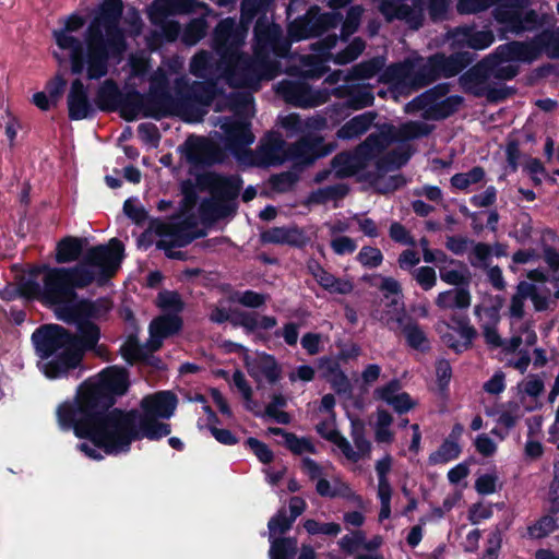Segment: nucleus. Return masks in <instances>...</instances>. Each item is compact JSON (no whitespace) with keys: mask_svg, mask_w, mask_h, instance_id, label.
<instances>
[{"mask_svg":"<svg viewBox=\"0 0 559 559\" xmlns=\"http://www.w3.org/2000/svg\"><path fill=\"white\" fill-rule=\"evenodd\" d=\"M129 376L124 369L107 367L97 378L84 380L72 400L56 409L59 428L73 431L106 454L129 452L132 442L144 438L160 440L171 432V426L135 408L114 407L117 399L127 393Z\"/></svg>","mask_w":559,"mask_h":559,"instance_id":"nucleus-1","label":"nucleus"},{"mask_svg":"<svg viewBox=\"0 0 559 559\" xmlns=\"http://www.w3.org/2000/svg\"><path fill=\"white\" fill-rule=\"evenodd\" d=\"M47 305L56 307L55 313L59 320L68 324L74 323L78 329V333H73L62 325L50 323L40 325L32 334L36 354L41 359H49L44 365L45 376L49 379H59L76 369L86 352L96 348L100 329L93 321L81 320L78 299Z\"/></svg>","mask_w":559,"mask_h":559,"instance_id":"nucleus-2","label":"nucleus"},{"mask_svg":"<svg viewBox=\"0 0 559 559\" xmlns=\"http://www.w3.org/2000/svg\"><path fill=\"white\" fill-rule=\"evenodd\" d=\"M231 17L221 20L213 31L212 48L226 64V76L230 85L248 86L258 82L257 64L240 52L245 33Z\"/></svg>","mask_w":559,"mask_h":559,"instance_id":"nucleus-3","label":"nucleus"},{"mask_svg":"<svg viewBox=\"0 0 559 559\" xmlns=\"http://www.w3.org/2000/svg\"><path fill=\"white\" fill-rule=\"evenodd\" d=\"M43 278V302L58 304L66 299H78L76 288H85L95 281V272L83 265L72 267L45 266Z\"/></svg>","mask_w":559,"mask_h":559,"instance_id":"nucleus-4","label":"nucleus"},{"mask_svg":"<svg viewBox=\"0 0 559 559\" xmlns=\"http://www.w3.org/2000/svg\"><path fill=\"white\" fill-rule=\"evenodd\" d=\"M118 110L126 121H134L143 111L144 117L156 120L171 116L175 111V99L166 85L152 88L145 98L138 90L132 88L122 93Z\"/></svg>","mask_w":559,"mask_h":559,"instance_id":"nucleus-5","label":"nucleus"},{"mask_svg":"<svg viewBox=\"0 0 559 559\" xmlns=\"http://www.w3.org/2000/svg\"><path fill=\"white\" fill-rule=\"evenodd\" d=\"M476 57V52L469 50L455 51L449 56L436 52L417 70L415 80L420 86H427L440 78H453L469 67Z\"/></svg>","mask_w":559,"mask_h":559,"instance_id":"nucleus-6","label":"nucleus"},{"mask_svg":"<svg viewBox=\"0 0 559 559\" xmlns=\"http://www.w3.org/2000/svg\"><path fill=\"white\" fill-rule=\"evenodd\" d=\"M124 258V245L118 238H111L107 245L91 247L78 263L83 267H97L95 281L106 283L119 270Z\"/></svg>","mask_w":559,"mask_h":559,"instance_id":"nucleus-7","label":"nucleus"},{"mask_svg":"<svg viewBox=\"0 0 559 559\" xmlns=\"http://www.w3.org/2000/svg\"><path fill=\"white\" fill-rule=\"evenodd\" d=\"M342 20L341 12H321L318 5H311L302 16L289 23L288 34L295 41L319 37L324 32L337 27Z\"/></svg>","mask_w":559,"mask_h":559,"instance_id":"nucleus-8","label":"nucleus"},{"mask_svg":"<svg viewBox=\"0 0 559 559\" xmlns=\"http://www.w3.org/2000/svg\"><path fill=\"white\" fill-rule=\"evenodd\" d=\"M201 190L209 191L219 202L235 201L243 185L240 175H223L216 171H205L195 178Z\"/></svg>","mask_w":559,"mask_h":559,"instance_id":"nucleus-9","label":"nucleus"},{"mask_svg":"<svg viewBox=\"0 0 559 559\" xmlns=\"http://www.w3.org/2000/svg\"><path fill=\"white\" fill-rule=\"evenodd\" d=\"M225 133L226 148L240 162L248 164L254 157V153L248 148L255 136L251 131V123L243 119L225 122L222 126Z\"/></svg>","mask_w":559,"mask_h":559,"instance_id":"nucleus-10","label":"nucleus"},{"mask_svg":"<svg viewBox=\"0 0 559 559\" xmlns=\"http://www.w3.org/2000/svg\"><path fill=\"white\" fill-rule=\"evenodd\" d=\"M335 148V142L326 143L320 135L308 134L289 147V158L295 165L309 167L317 159L330 155Z\"/></svg>","mask_w":559,"mask_h":559,"instance_id":"nucleus-11","label":"nucleus"},{"mask_svg":"<svg viewBox=\"0 0 559 559\" xmlns=\"http://www.w3.org/2000/svg\"><path fill=\"white\" fill-rule=\"evenodd\" d=\"M195 223L190 219H185L175 223V229L170 240L159 239L156 241V248L163 250L168 259L183 260L185 253L182 251H175L174 248H183L190 245L195 239L202 238L206 235L204 229L193 230Z\"/></svg>","mask_w":559,"mask_h":559,"instance_id":"nucleus-12","label":"nucleus"},{"mask_svg":"<svg viewBox=\"0 0 559 559\" xmlns=\"http://www.w3.org/2000/svg\"><path fill=\"white\" fill-rule=\"evenodd\" d=\"M262 245L288 246L296 249H304L310 242L306 230L296 224L288 226H274L262 230L259 235Z\"/></svg>","mask_w":559,"mask_h":559,"instance_id":"nucleus-13","label":"nucleus"},{"mask_svg":"<svg viewBox=\"0 0 559 559\" xmlns=\"http://www.w3.org/2000/svg\"><path fill=\"white\" fill-rule=\"evenodd\" d=\"M178 94L175 105L185 111H193L197 106H210L217 95V87L214 82L194 81L185 90H179Z\"/></svg>","mask_w":559,"mask_h":559,"instance_id":"nucleus-14","label":"nucleus"},{"mask_svg":"<svg viewBox=\"0 0 559 559\" xmlns=\"http://www.w3.org/2000/svg\"><path fill=\"white\" fill-rule=\"evenodd\" d=\"M126 51L114 52L109 45H86L84 49L87 78L99 80L108 73L109 59L120 60Z\"/></svg>","mask_w":559,"mask_h":559,"instance_id":"nucleus-15","label":"nucleus"},{"mask_svg":"<svg viewBox=\"0 0 559 559\" xmlns=\"http://www.w3.org/2000/svg\"><path fill=\"white\" fill-rule=\"evenodd\" d=\"M377 132L370 133L356 146V154L364 160L373 158L388 145L395 142V127L390 122L374 123Z\"/></svg>","mask_w":559,"mask_h":559,"instance_id":"nucleus-16","label":"nucleus"},{"mask_svg":"<svg viewBox=\"0 0 559 559\" xmlns=\"http://www.w3.org/2000/svg\"><path fill=\"white\" fill-rule=\"evenodd\" d=\"M68 117L72 121L93 118L96 109L88 97L87 87L80 79L71 82L67 96Z\"/></svg>","mask_w":559,"mask_h":559,"instance_id":"nucleus-17","label":"nucleus"},{"mask_svg":"<svg viewBox=\"0 0 559 559\" xmlns=\"http://www.w3.org/2000/svg\"><path fill=\"white\" fill-rule=\"evenodd\" d=\"M86 45H109L116 53L126 51L128 47L122 29L103 26L97 16L88 25Z\"/></svg>","mask_w":559,"mask_h":559,"instance_id":"nucleus-18","label":"nucleus"},{"mask_svg":"<svg viewBox=\"0 0 559 559\" xmlns=\"http://www.w3.org/2000/svg\"><path fill=\"white\" fill-rule=\"evenodd\" d=\"M491 60L485 57L459 78L462 90L474 97H483V91L488 85L490 72L492 71Z\"/></svg>","mask_w":559,"mask_h":559,"instance_id":"nucleus-19","label":"nucleus"},{"mask_svg":"<svg viewBox=\"0 0 559 559\" xmlns=\"http://www.w3.org/2000/svg\"><path fill=\"white\" fill-rule=\"evenodd\" d=\"M402 389L399 379H392L382 386L374 390L373 395L376 400L386 403L399 415L408 413L416 406V402L407 392H400Z\"/></svg>","mask_w":559,"mask_h":559,"instance_id":"nucleus-20","label":"nucleus"},{"mask_svg":"<svg viewBox=\"0 0 559 559\" xmlns=\"http://www.w3.org/2000/svg\"><path fill=\"white\" fill-rule=\"evenodd\" d=\"M187 159L194 165L212 166L224 160V152L216 143L197 138L189 144Z\"/></svg>","mask_w":559,"mask_h":559,"instance_id":"nucleus-21","label":"nucleus"},{"mask_svg":"<svg viewBox=\"0 0 559 559\" xmlns=\"http://www.w3.org/2000/svg\"><path fill=\"white\" fill-rule=\"evenodd\" d=\"M177 396L170 391H159L141 401L142 413L157 418L168 419L177 407Z\"/></svg>","mask_w":559,"mask_h":559,"instance_id":"nucleus-22","label":"nucleus"},{"mask_svg":"<svg viewBox=\"0 0 559 559\" xmlns=\"http://www.w3.org/2000/svg\"><path fill=\"white\" fill-rule=\"evenodd\" d=\"M498 60L521 61L531 63L537 59L534 38L528 41H509L499 45L492 52Z\"/></svg>","mask_w":559,"mask_h":559,"instance_id":"nucleus-23","label":"nucleus"},{"mask_svg":"<svg viewBox=\"0 0 559 559\" xmlns=\"http://www.w3.org/2000/svg\"><path fill=\"white\" fill-rule=\"evenodd\" d=\"M502 16L507 19L501 25L502 29L515 35L535 31L543 24L539 14L533 9L526 11L518 9L512 14H503Z\"/></svg>","mask_w":559,"mask_h":559,"instance_id":"nucleus-24","label":"nucleus"},{"mask_svg":"<svg viewBox=\"0 0 559 559\" xmlns=\"http://www.w3.org/2000/svg\"><path fill=\"white\" fill-rule=\"evenodd\" d=\"M64 29H55L53 37L58 47L70 51L71 71L81 74L85 67L84 47L82 41L68 34Z\"/></svg>","mask_w":559,"mask_h":559,"instance_id":"nucleus-25","label":"nucleus"},{"mask_svg":"<svg viewBox=\"0 0 559 559\" xmlns=\"http://www.w3.org/2000/svg\"><path fill=\"white\" fill-rule=\"evenodd\" d=\"M444 333L440 334V338L455 354H462L473 346L474 340L478 336L477 330L471 323L461 328H448Z\"/></svg>","mask_w":559,"mask_h":559,"instance_id":"nucleus-26","label":"nucleus"},{"mask_svg":"<svg viewBox=\"0 0 559 559\" xmlns=\"http://www.w3.org/2000/svg\"><path fill=\"white\" fill-rule=\"evenodd\" d=\"M379 114L376 110L365 111L360 115L354 116L346 121L336 131V136L340 140H354L358 139L374 126V120Z\"/></svg>","mask_w":559,"mask_h":559,"instance_id":"nucleus-27","label":"nucleus"},{"mask_svg":"<svg viewBox=\"0 0 559 559\" xmlns=\"http://www.w3.org/2000/svg\"><path fill=\"white\" fill-rule=\"evenodd\" d=\"M396 321L402 326V334L408 347L424 354L431 349L430 341L418 322L409 318L404 323V317H399Z\"/></svg>","mask_w":559,"mask_h":559,"instance_id":"nucleus-28","label":"nucleus"},{"mask_svg":"<svg viewBox=\"0 0 559 559\" xmlns=\"http://www.w3.org/2000/svg\"><path fill=\"white\" fill-rule=\"evenodd\" d=\"M464 98L460 95H450L444 99L438 100L423 108V118L425 120L441 121L448 119L460 110Z\"/></svg>","mask_w":559,"mask_h":559,"instance_id":"nucleus-29","label":"nucleus"},{"mask_svg":"<svg viewBox=\"0 0 559 559\" xmlns=\"http://www.w3.org/2000/svg\"><path fill=\"white\" fill-rule=\"evenodd\" d=\"M284 140L277 135H269L263 142L254 157L248 160V165L269 166L280 163L278 153L283 150Z\"/></svg>","mask_w":559,"mask_h":559,"instance_id":"nucleus-30","label":"nucleus"},{"mask_svg":"<svg viewBox=\"0 0 559 559\" xmlns=\"http://www.w3.org/2000/svg\"><path fill=\"white\" fill-rule=\"evenodd\" d=\"M281 93L287 103L295 106L309 107L314 105L311 102L312 88L306 83L286 81L281 85Z\"/></svg>","mask_w":559,"mask_h":559,"instance_id":"nucleus-31","label":"nucleus"},{"mask_svg":"<svg viewBox=\"0 0 559 559\" xmlns=\"http://www.w3.org/2000/svg\"><path fill=\"white\" fill-rule=\"evenodd\" d=\"M362 160L357 156L356 150L354 153L341 152L331 159V168L334 170L335 177L338 179L349 178L355 176L361 168Z\"/></svg>","mask_w":559,"mask_h":559,"instance_id":"nucleus-32","label":"nucleus"},{"mask_svg":"<svg viewBox=\"0 0 559 559\" xmlns=\"http://www.w3.org/2000/svg\"><path fill=\"white\" fill-rule=\"evenodd\" d=\"M122 92L118 84L111 80H106L96 93L95 104L97 108L105 112L117 111Z\"/></svg>","mask_w":559,"mask_h":559,"instance_id":"nucleus-33","label":"nucleus"},{"mask_svg":"<svg viewBox=\"0 0 559 559\" xmlns=\"http://www.w3.org/2000/svg\"><path fill=\"white\" fill-rule=\"evenodd\" d=\"M472 296L466 287H457L439 293L436 305L440 309L465 310L471 306Z\"/></svg>","mask_w":559,"mask_h":559,"instance_id":"nucleus-34","label":"nucleus"},{"mask_svg":"<svg viewBox=\"0 0 559 559\" xmlns=\"http://www.w3.org/2000/svg\"><path fill=\"white\" fill-rule=\"evenodd\" d=\"M267 431L270 435L273 436H282L284 438L285 447L295 455H300L304 452H308L311 454L317 453L314 444L310 441V439L306 437L299 438L294 432H288L280 427H270Z\"/></svg>","mask_w":559,"mask_h":559,"instance_id":"nucleus-35","label":"nucleus"},{"mask_svg":"<svg viewBox=\"0 0 559 559\" xmlns=\"http://www.w3.org/2000/svg\"><path fill=\"white\" fill-rule=\"evenodd\" d=\"M413 153L411 145L393 148L376 162V168L380 171L400 169L408 163Z\"/></svg>","mask_w":559,"mask_h":559,"instance_id":"nucleus-36","label":"nucleus"},{"mask_svg":"<svg viewBox=\"0 0 559 559\" xmlns=\"http://www.w3.org/2000/svg\"><path fill=\"white\" fill-rule=\"evenodd\" d=\"M84 240L74 236H67L59 240L56 247V261L59 264L79 260L83 253Z\"/></svg>","mask_w":559,"mask_h":559,"instance_id":"nucleus-37","label":"nucleus"},{"mask_svg":"<svg viewBox=\"0 0 559 559\" xmlns=\"http://www.w3.org/2000/svg\"><path fill=\"white\" fill-rule=\"evenodd\" d=\"M537 58L545 53L550 59H559V27L543 29L534 37Z\"/></svg>","mask_w":559,"mask_h":559,"instance_id":"nucleus-38","label":"nucleus"},{"mask_svg":"<svg viewBox=\"0 0 559 559\" xmlns=\"http://www.w3.org/2000/svg\"><path fill=\"white\" fill-rule=\"evenodd\" d=\"M274 0H241L240 25L248 28L257 16L266 15Z\"/></svg>","mask_w":559,"mask_h":559,"instance_id":"nucleus-39","label":"nucleus"},{"mask_svg":"<svg viewBox=\"0 0 559 559\" xmlns=\"http://www.w3.org/2000/svg\"><path fill=\"white\" fill-rule=\"evenodd\" d=\"M435 130V126L423 121H408L399 129L395 128V142H407L428 136Z\"/></svg>","mask_w":559,"mask_h":559,"instance_id":"nucleus-40","label":"nucleus"},{"mask_svg":"<svg viewBox=\"0 0 559 559\" xmlns=\"http://www.w3.org/2000/svg\"><path fill=\"white\" fill-rule=\"evenodd\" d=\"M182 319L179 316L164 313L152 320L148 330H153L162 337L167 338L177 334L182 329Z\"/></svg>","mask_w":559,"mask_h":559,"instance_id":"nucleus-41","label":"nucleus"},{"mask_svg":"<svg viewBox=\"0 0 559 559\" xmlns=\"http://www.w3.org/2000/svg\"><path fill=\"white\" fill-rule=\"evenodd\" d=\"M349 192L346 183H336L312 191L308 197V203L325 204L332 200L344 199Z\"/></svg>","mask_w":559,"mask_h":559,"instance_id":"nucleus-42","label":"nucleus"},{"mask_svg":"<svg viewBox=\"0 0 559 559\" xmlns=\"http://www.w3.org/2000/svg\"><path fill=\"white\" fill-rule=\"evenodd\" d=\"M123 13L122 0H104L99 7V13L97 15L103 23V26L109 28H120L119 22Z\"/></svg>","mask_w":559,"mask_h":559,"instance_id":"nucleus-43","label":"nucleus"},{"mask_svg":"<svg viewBox=\"0 0 559 559\" xmlns=\"http://www.w3.org/2000/svg\"><path fill=\"white\" fill-rule=\"evenodd\" d=\"M110 310V301L106 298H98L96 300L80 299L78 311L81 314V320L99 319Z\"/></svg>","mask_w":559,"mask_h":559,"instance_id":"nucleus-44","label":"nucleus"},{"mask_svg":"<svg viewBox=\"0 0 559 559\" xmlns=\"http://www.w3.org/2000/svg\"><path fill=\"white\" fill-rule=\"evenodd\" d=\"M316 281L323 289L331 294L348 295L354 289L352 282L341 280L326 270H324Z\"/></svg>","mask_w":559,"mask_h":559,"instance_id":"nucleus-45","label":"nucleus"},{"mask_svg":"<svg viewBox=\"0 0 559 559\" xmlns=\"http://www.w3.org/2000/svg\"><path fill=\"white\" fill-rule=\"evenodd\" d=\"M462 40L474 50H483L488 48L495 40V36L490 31H475L471 27L462 28Z\"/></svg>","mask_w":559,"mask_h":559,"instance_id":"nucleus-46","label":"nucleus"},{"mask_svg":"<svg viewBox=\"0 0 559 559\" xmlns=\"http://www.w3.org/2000/svg\"><path fill=\"white\" fill-rule=\"evenodd\" d=\"M270 559H292L297 554L295 537H277L271 540Z\"/></svg>","mask_w":559,"mask_h":559,"instance_id":"nucleus-47","label":"nucleus"},{"mask_svg":"<svg viewBox=\"0 0 559 559\" xmlns=\"http://www.w3.org/2000/svg\"><path fill=\"white\" fill-rule=\"evenodd\" d=\"M488 9L493 8L492 14L498 24L506 22L503 14H512L518 9H525L528 0H486Z\"/></svg>","mask_w":559,"mask_h":559,"instance_id":"nucleus-48","label":"nucleus"},{"mask_svg":"<svg viewBox=\"0 0 559 559\" xmlns=\"http://www.w3.org/2000/svg\"><path fill=\"white\" fill-rule=\"evenodd\" d=\"M384 66L385 59L383 57H373L355 64L352 74L357 80H369L379 74Z\"/></svg>","mask_w":559,"mask_h":559,"instance_id":"nucleus-49","label":"nucleus"},{"mask_svg":"<svg viewBox=\"0 0 559 559\" xmlns=\"http://www.w3.org/2000/svg\"><path fill=\"white\" fill-rule=\"evenodd\" d=\"M462 453V448L457 442L443 440L440 447L430 453L428 461L431 465L445 464L456 460Z\"/></svg>","mask_w":559,"mask_h":559,"instance_id":"nucleus-50","label":"nucleus"},{"mask_svg":"<svg viewBox=\"0 0 559 559\" xmlns=\"http://www.w3.org/2000/svg\"><path fill=\"white\" fill-rule=\"evenodd\" d=\"M157 307L164 312L169 314H177L183 310L185 304L176 290H162L157 295Z\"/></svg>","mask_w":559,"mask_h":559,"instance_id":"nucleus-51","label":"nucleus"},{"mask_svg":"<svg viewBox=\"0 0 559 559\" xmlns=\"http://www.w3.org/2000/svg\"><path fill=\"white\" fill-rule=\"evenodd\" d=\"M556 515L547 513L540 516L535 523L527 526V536L532 539H542L558 530Z\"/></svg>","mask_w":559,"mask_h":559,"instance_id":"nucleus-52","label":"nucleus"},{"mask_svg":"<svg viewBox=\"0 0 559 559\" xmlns=\"http://www.w3.org/2000/svg\"><path fill=\"white\" fill-rule=\"evenodd\" d=\"M319 435L335 444L348 461L357 463L360 460V453L354 451L349 441L337 429H332L330 432H322L319 429Z\"/></svg>","mask_w":559,"mask_h":559,"instance_id":"nucleus-53","label":"nucleus"},{"mask_svg":"<svg viewBox=\"0 0 559 559\" xmlns=\"http://www.w3.org/2000/svg\"><path fill=\"white\" fill-rule=\"evenodd\" d=\"M207 22L204 17H197L191 20L185 27L181 40L188 46L198 44L207 33Z\"/></svg>","mask_w":559,"mask_h":559,"instance_id":"nucleus-54","label":"nucleus"},{"mask_svg":"<svg viewBox=\"0 0 559 559\" xmlns=\"http://www.w3.org/2000/svg\"><path fill=\"white\" fill-rule=\"evenodd\" d=\"M373 103L374 95L372 92L362 87H357L347 90V97L344 102V106L353 110H360L372 106Z\"/></svg>","mask_w":559,"mask_h":559,"instance_id":"nucleus-55","label":"nucleus"},{"mask_svg":"<svg viewBox=\"0 0 559 559\" xmlns=\"http://www.w3.org/2000/svg\"><path fill=\"white\" fill-rule=\"evenodd\" d=\"M270 296L267 294L258 293L252 289H247L243 292H235L229 297V300L233 302H238L239 305L246 308L259 309L265 306Z\"/></svg>","mask_w":559,"mask_h":559,"instance_id":"nucleus-56","label":"nucleus"},{"mask_svg":"<svg viewBox=\"0 0 559 559\" xmlns=\"http://www.w3.org/2000/svg\"><path fill=\"white\" fill-rule=\"evenodd\" d=\"M120 354L128 365L133 366L134 364H140L145 352L136 334H130L127 337L126 342L120 347Z\"/></svg>","mask_w":559,"mask_h":559,"instance_id":"nucleus-57","label":"nucleus"},{"mask_svg":"<svg viewBox=\"0 0 559 559\" xmlns=\"http://www.w3.org/2000/svg\"><path fill=\"white\" fill-rule=\"evenodd\" d=\"M485 178V170L481 166H475L467 173H457L450 179L451 186L457 190H465L471 185L478 183Z\"/></svg>","mask_w":559,"mask_h":559,"instance_id":"nucleus-58","label":"nucleus"},{"mask_svg":"<svg viewBox=\"0 0 559 559\" xmlns=\"http://www.w3.org/2000/svg\"><path fill=\"white\" fill-rule=\"evenodd\" d=\"M258 368L270 384H275L282 378V368L271 354L263 353L261 355Z\"/></svg>","mask_w":559,"mask_h":559,"instance_id":"nucleus-59","label":"nucleus"},{"mask_svg":"<svg viewBox=\"0 0 559 559\" xmlns=\"http://www.w3.org/2000/svg\"><path fill=\"white\" fill-rule=\"evenodd\" d=\"M362 14V9L359 5H353L347 10L345 20H342L341 25V35L340 38L343 41H347L349 36L357 32L360 19Z\"/></svg>","mask_w":559,"mask_h":559,"instance_id":"nucleus-60","label":"nucleus"},{"mask_svg":"<svg viewBox=\"0 0 559 559\" xmlns=\"http://www.w3.org/2000/svg\"><path fill=\"white\" fill-rule=\"evenodd\" d=\"M228 322L234 328H242L247 334L255 333L254 311L230 309Z\"/></svg>","mask_w":559,"mask_h":559,"instance_id":"nucleus-61","label":"nucleus"},{"mask_svg":"<svg viewBox=\"0 0 559 559\" xmlns=\"http://www.w3.org/2000/svg\"><path fill=\"white\" fill-rule=\"evenodd\" d=\"M366 44L360 37H355L343 50L334 57L337 64H347L356 60L365 50Z\"/></svg>","mask_w":559,"mask_h":559,"instance_id":"nucleus-62","label":"nucleus"},{"mask_svg":"<svg viewBox=\"0 0 559 559\" xmlns=\"http://www.w3.org/2000/svg\"><path fill=\"white\" fill-rule=\"evenodd\" d=\"M450 92V85L448 83H439L425 92L423 95L418 96L413 100L416 104L418 109H423L430 104H433L438 100H441Z\"/></svg>","mask_w":559,"mask_h":559,"instance_id":"nucleus-63","label":"nucleus"},{"mask_svg":"<svg viewBox=\"0 0 559 559\" xmlns=\"http://www.w3.org/2000/svg\"><path fill=\"white\" fill-rule=\"evenodd\" d=\"M352 430L350 436L354 441V444L357 449L356 452L360 453V459L369 454L371 451V442L365 436V425L359 419L352 420Z\"/></svg>","mask_w":559,"mask_h":559,"instance_id":"nucleus-64","label":"nucleus"}]
</instances>
